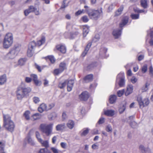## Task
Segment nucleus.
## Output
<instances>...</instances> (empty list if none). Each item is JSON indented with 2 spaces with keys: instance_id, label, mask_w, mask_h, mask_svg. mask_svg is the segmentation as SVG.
Masks as SVG:
<instances>
[{
  "instance_id": "f257e3e1",
  "label": "nucleus",
  "mask_w": 153,
  "mask_h": 153,
  "mask_svg": "<svg viewBox=\"0 0 153 153\" xmlns=\"http://www.w3.org/2000/svg\"><path fill=\"white\" fill-rule=\"evenodd\" d=\"M31 91L30 88L26 87L25 84L22 83L18 87L16 91V95L18 99H22L26 95L30 92Z\"/></svg>"
},
{
  "instance_id": "f03ea898",
  "label": "nucleus",
  "mask_w": 153,
  "mask_h": 153,
  "mask_svg": "<svg viewBox=\"0 0 153 153\" xmlns=\"http://www.w3.org/2000/svg\"><path fill=\"white\" fill-rule=\"evenodd\" d=\"M84 8L89 17L91 19L96 20L99 18L102 13V8L98 10L90 9L87 6H85Z\"/></svg>"
},
{
  "instance_id": "7ed1b4c3",
  "label": "nucleus",
  "mask_w": 153,
  "mask_h": 153,
  "mask_svg": "<svg viewBox=\"0 0 153 153\" xmlns=\"http://www.w3.org/2000/svg\"><path fill=\"white\" fill-rule=\"evenodd\" d=\"M3 126L6 129L10 132L13 131L15 126L9 115L3 114Z\"/></svg>"
},
{
  "instance_id": "20e7f679",
  "label": "nucleus",
  "mask_w": 153,
  "mask_h": 153,
  "mask_svg": "<svg viewBox=\"0 0 153 153\" xmlns=\"http://www.w3.org/2000/svg\"><path fill=\"white\" fill-rule=\"evenodd\" d=\"M13 43V37L12 33H7L4 38L3 42V47L4 48L8 49L12 45Z\"/></svg>"
},
{
  "instance_id": "39448f33",
  "label": "nucleus",
  "mask_w": 153,
  "mask_h": 153,
  "mask_svg": "<svg viewBox=\"0 0 153 153\" xmlns=\"http://www.w3.org/2000/svg\"><path fill=\"white\" fill-rule=\"evenodd\" d=\"M21 46L18 45H15L10 50L9 52L7 54L6 57L9 59H13L17 55L20 51Z\"/></svg>"
},
{
  "instance_id": "423d86ee",
  "label": "nucleus",
  "mask_w": 153,
  "mask_h": 153,
  "mask_svg": "<svg viewBox=\"0 0 153 153\" xmlns=\"http://www.w3.org/2000/svg\"><path fill=\"white\" fill-rule=\"evenodd\" d=\"M52 124H42L40 126V128L41 131L45 133L47 136L50 135L52 132L53 130Z\"/></svg>"
},
{
  "instance_id": "0eeeda50",
  "label": "nucleus",
  "mask_w": 153,
  "mask_h": 153,
  "mask_svg": "<svg viewBox=\"0 0 153 153\" xmlns=\"http://www.w3.org/2000/svg\"><path fill=\"white\" fill-rule=\"evenodd\" d=\"M117 83L120 87H123L125 85V76L123 72H120L117 76L115 87V88L116 89L118 88L116 85Z\"/></svg>"
},
{
  "instance_id": "6e6552de",
  "label": "nucleus",
  "mask_w": 153,
  "mask_h": 153,
  "mask_svg": "<svg viewBox=\"0 0 153 153\" xmlns=\"http://www.w3.org/2000/svg\"><path fill=\"white\" fill-rule=\"evenodd\" d=\"M137 100L141 108H142L144 107L147 106L149 102L148 98H145L143 100L141 96H139L137 97Z\"/></svg>"
},
{
  "instance_id": "1a4fd4ad",
  "label": "nucleus",
  "mask_w": 153,
  "mask_h": 153,
  "mask_svg": "<svg viewBox=\"0 0 153 153\" xmlns=\"http://www.w3.org/2000/svg\"><path fill=\"white\" fill-rule=\"evenodd\" d=\"M36 46V43L34 41L30 42L27 51V54L28 56L30 57L33 55Z\"/></svg>"
},
{
  "instance_id": "9d476101",
  "label": "nucleus",
  "mask_w": 153,
  "mask_h": 153,
  "mask_svg": "<svg viewBox=\"0 0 153 153\" xmlns=\"http://www.w3.org/2000/svg\"><path fill=\"white\" fill-rule=\"evenodd\" d=\"M122 28H118L115 29L114 30L112 34L115 39L119 38L121 34Z\"/></svg>"
},
{
  "instance_id": "9b49d317",
  "label": "nucleus",
  "mask_w": 153,
  "mask_h": 153,
  "mask_svg": "<svg viewBox=\"0 0 153 153\" xmlns=\"http://www.w3.org/2000/svg\"><path fill=\"white\" fill-rule=\"evenodd\" d=\"M133 86L131 84H129L126 86V90L125 92V95L127 96L131 94L133 92Z\"/></svg>"
},
{
  "instance_id": "f8f14e48",
  "label": "nucleus",
  "mask_w": 153,
  "mask_h": 153,
  "mask_svg": "<svg viewBox=\"0 0 153 153\" xmlns=\"http://www.w3.org/2000/svg\"><path fill=\"white\" fill-rule=\"evenodd\" d=\"M89 97V94L87 91H84L79 95V98L80 100L85 101L87 100Z\"/></svg>"
},
{
  "instance_id": "ddd939ff",
  "label": "nucleus",
  "mask_w": 153,
  "mask_h": 153,
  "mask_svg": "<svg viewBox=\"0 0 153 153\" xmlns=\"http://www.w3.org/2000/svg\"><path fill=\"white\" fill-rule=\"evenodd\" d=\"M128 17L127 16L123 17L121 21V22L120 24V27L122 28L125 25L128 23Z\"/></svg>"
},
{
  "instance_id": "4468645a",
  "label": "nucleus",
  "mask_w": 153,
  "mask_h": 153,
  "mask_svg": "<svg viewBox=\"0 0 153 153\" xmlns=\"http://www.w3.org/2000/svg\"><path fill=\"white\" fill-rule=\"evenodd\" d=\"M74 83V80L73 79L69 80L68 81V91H71Z\"/></svg>"
},
{
  "instance_id": "2eb2a0df",
  "label": "nucleus",
  "mask_w": 153,
  "mask_h": 153,
  "mask_svg": "<svg viewBox=\"0 0 153 153\" xmlns=\"http://www.w3.org/2000/svg\"><path fill=\"white\" fill-rule=\"evenodd\" d=\"M38 111L40 113H42L45 111H48L47 105L45 103L41 104L38 108Z\"/></svg>"
},
{
  "instance_id": "dca6fc26",
  "label": "nucleus",
  "mask_w": 153,
  "mask_h": 153,
  "mask_svg": "<svg viewBox=\"0 0 153 153\" xmlns=\"http://www.w3.org/2000/svg\"><path fill=\"white\" fill-rule=\"evenodd\" d=\"M28 9L31 12H34L35 14L36 15H39L40 14L39 10H37V8L33 6H30Z\"/></svg>"
},
{
  "instance_id": "f3484780",
  "label": "nucleus",
  "mask_w": 153,
  "mask_h": 153,
  "mask_svg": "<svg viewBox=\"0 0 153 153\" xmlns=\"http://www.w3.org/2000/svg\"><path fill=\"white\" fill-rule=\"evenodd\" d=\"M56 49L62 53H65L66 52V47L63 45H58L56 46Z\"/></svg>"
},
{
  "instance_id": "a211bd4d",
  "label": "nucleus",
  "mask_w": 153,
  "mask_h": 153,
  "mask_svg": "<svg viewBox=\"0 0 153 153\" xmlns=\"http://www.w3.org/2000/svg\"><path fill=\"white\" fill-rule=\"evenodd\" d=\"M104 114L108 116L112 117L114 114V111L112 110H104Z\"/></svg>"
},
{
  "instance_id": "6ab92c4d",
  "label": "nucleus",
  "mask_w": 153,
  "mask_h": 153,
  "mask_svg": "<svg viewBox=\"0 0 153 153\" xmlns=\"http://www.w3.org/2000/svg\"><path fill=\"white\" fill-rule=\"evenodd\" d=\"M89 129L88 128H85L81 130L79 133L82 136H86L88 133Z\"/></svg>"
},
{
  "instance_id": "aec40b11",
  "label": "nucleus",
  "mask_w": 153,
  "mask_h": 153,
  "mask_svg": "<svg viewBox=\"0 0 153 153\" xmlns=\"http://www.w3.org/2000/svg\"><path fill=\"white\" fill-rule=\"evenodd\" d=\"M93 79V75L91 74L87 75L84 79V82L86 83H87L92 81Z\"/></svg>"
},
{
  "instance_id": "412c9836",
  "label": "nucleus",
  "mask_w": 153,
  "mask_h": 153,
  "mask_svg": "<svg viewBox=\"0 0 153 153\" xmlns=\"http://www.w3.org/2000/svg\"><path fill=\"white\" fill-rule=\"evenodd\" d=\"M92 43L91 42H89L87 45L86 47L85 48V50L83 52L82 54V55L83 56H85L87 53L88 51L89 50L90 48L91 45Z\"/></svg>"
},
{
  "instance_id": "4be33fe9",
  "label": "nucleus",
  "mask_w": 153,
  "mask_h": 153,
  "mask_svg": "<svg viewBox=\"0 0 153 153\" xmlns=\"http://www.w3.org/2000/svg\"><path fill=\"white\" fill-rule=\"evenodd\" d=\"M57 117V114L55 112H53L49 115L48 118L50 120H53L56 119Z\"/></svg>"
},
{
  "instance_id": "5701e85b",
  "label": "nucleus",
  "mask_w": 153,
  "mask_h": 153,
  "mask_svg": "<svg viewBox=\"0 0 153 153\" xmlns=\"http://www.w3.org/2000/svg\"><path fill=\"white\" fill-rule=\"evenodd\" d=\"M7 81L6 75L4 74L0 77V85L4 84Z\"/></svg>"
},
{
  "instance_id": "b1692460",
  "label": "nucleus",
  "mask_w": 153,
  "mask_h": 153,
  "mask_svg": "<svg viewBox=\"0 0 153 153\" xmlns=\"http://www.w3.org/2000/svg\"><path fill=\"white\" fill-rule=\"evenodd\" d=\"M89 31V28L87 26L83 27V34L84 37H85Z\"/></svg>"
},
{
  "instance_id": "393cba45",
  "label": "nucleus",
  "mask_w": 153,
  "mask_h": 153,
  "mask_svg": "<svg viewBox=\"0 0 153 153\" xmlns=\"http://www.w3.org/2000/svg\"><path fill=\"white\" fill-rule=\"evenodd\" d=\"M139 149L142 152L146 153L150 151V149L148 148H145L143 146L141 145L139 146Z\"/></svg>"
},
{
  "instance_id": "a878e982",
  "label": "nucleus",
  "mask_w": 153,
  "mask_h": 153,
  "mask_svg": "<svg viewBox=\"0 0 153 153\" xmlns=\"http://www.w3.org/2000/svg\"><path fill=\"white\" fill-rule=\"evenodd\" d=\"M107 51V49L105 48H102L100 49V55L103 57H105V55Z\"/></svg>"
},
{
  "instance_id": "bb28decb",
  "label": "nucleus",
  "mask_w": 153,
  "mask_h": 153,
  "mask_svg": "<svg viewBox=\"0 0 153 153\" xmlns=\"http://www.w3.org/2000/svg\"><path fill=\"white\" fill-rule=\"evenodd\" d=\"M46 60L47 61L49 60L52 64L54 63L56 61V59L53 56H49L45 57Z\"/></svg>"
},
{
  "instance_id": "cd10ccee",
  "label": "nucleus",
  "mask_w": 153,
  "mask_h": 153,
  "mask_svg": "<svg viewBox=\"0 0 153 153\" xmlns=\"http://www.w3.org/2000/svg\"><path fill=\"white\" fill-rule=\"evenodd\" d=\"M117 99V96L116 95H113L110 96L109 100L111 104L114 103Z\"/></svg>"
},
{
  "instance_id": "c85d7f7f",
  "label": "nucleus",
  "mask_w": 153,
  "mask_h": 153,
  "mask_svg": "<svg viewBox=\"0 0 153 153\" xmlns=\"http://www.w3.org/2000/svg\"><path fill=\"white\" fill-rule=\"evenodd\" d=\"M74 122L71 120H69L68 122V127L70 129H72L74 127Z\"/></svg>"
},
{
  "instance_id": "c756f323",
  "label": "nucleus",
  "mask_w": 153,
  "mask_h": 153,
  "mask_svg": "<svg viewBox=\"0 0 153 153\" xmlns=\"http://www.w3.org/2000/svg\"><path fill=\"white\" fill-rule=\"evenodd\" d=\"M141 6L144 8H146L148 7V1L147 0H140Z\"/></svg>"
},
{
  "instance_id": "7c9ffc66",
  "label": "nucleus",
  "mask_w": 153,
  "mask_h": 153,
  "mask_svg": "<svg viewBox=\"0 0 153 153\" xmlns=\"http://www.w3.org/2000/svg\"><path fill=\"white\" fill-rule=\"evenodd\" d=\"M27 139L28 143L32 145H34L35 143L34 142L30 137V132L28 133V136L27 137Z\"/></svg>"
},
{
  "instance_id": "2f4dec72",
  "label": "nucleus",
  "mask_w": 153,
  "mask_h": 153,
  "mask_svg": "<svg viewBox=\"0 0 153 153\" xmlns=\"http://www.w3.org/2000/svg\"><path fill=\"white\" fill-rule=\"evenodd\" d=\"M5 146V142L0 141V153H5L4 152V148Z\"/></svg>"
},
{
  "instance_id": "473e14b6",
  "label": "nucleus",
  "mask_w": 153,
  "mask_h": 153,
  "mask_svg": "<svg viewBox=\"0 0 153 153\" xmlns=\"http://www.w3.org/2000/svg\"><path fill=\"white\" fill-rule=\"evenodd\" d=\"M63 72L62 70L59 68L55 69L53 71V74L55 75H58L59 74Z\"/></svg>"
},
{
  "instance_id": "72a5a7b5",
  "label": "nucleus",
  "mask_w": 153,
  "mask_h": 153,
  "mask_svg": "<svg viewBox=\"0 0 153 153\" xmlns=\"http://www.w3.org/2000/svg\"><path fill=\"white\" fill-rule=\"evenodd\" d=\"M123 6H121L118 9V10L116 12L115 16H118L120 15L123 10Z\"/></svg>"
},
{
  "instance_id": "f704fd0d",
  "label": "nucleus",
  "mask_w": 153,
  "mask_h": 153,
  "mask_svg": "<svg viewBox=\"0 0 153 153\" xmlns=\"http://www.w3.org/2000/svg\"><path fill=\"white\" fill-rule=\"evenodd\" d=\"M59 68L63 71L66 68V63L64 62H62L59 64Z\"/></svg>"
},
{
  "instance_id": "c9c22d12",
  "label": "nucleus",
  "mask_w": 153,
  "mask_h": 153,
  "mask_svg": "<svg viewBox=\"0 0 153 153\" xmlns=\"http://www.w3.org/2000/svg\"><path fill=\"white\" fill-rule=\"evenodd\" d=\"M130 16L132 19H137L139 18V14L138 13L137 14L132 13L131 14Z\"/></svg>"
},
{
  "instance_id": "e433bc0d",
  "label": "nucleus",
  "mask_w": 153,
  "mask_h": 153,
  "mask_svg": "<svg viewBox=\"0 0 153 153\" xmlns=\"http://www.w3.org/2000/svg\"><path fill=\"white\" fill-rule=\"evenodd\" d=\"M26 61V59L25 58H21L19 60V65L22 66L25 64Z\"/></svg>"
},
{
  "instance_id": "4c0bfd02",
  "label": "nucleus",
  "mask_w": 153,
  "mask_h": 153,
  "mask_svg": "<svg viewBox=\"0 0 153 153\" xmlns=\"http://www.w3.org/2000/svg\"><path fill=\"white\" fill-rule=\"evenodd\" d=\"M41 115L39 113H36L32 116V118L34 120H37L41 118Z\"/></svg>"
},
{
  "instance_id": "58836bf2",
  "label": "nucleus",
  "mask_w": 153,
  "mask_h": 153,
  "mask_svg": "<svg viewBox=\"0 0 153 153\" xmlns=\"http://www.w3.org/2000/svg\"><path fill=\"white\" fill-rule=\"evenodd\" d=\"M65 127L64 124H59L56 126V129L57 131H60L64 129Z\"/></svg>"
},
{
  "instance_id": "ea45409f",
  "label": "nucleus",
  "mask_w": 153,
  "mask_h": 153,
  "mask_svg": "<svg viewBox=\"0 0 153 153\" xmlns=\"http://www.w3.org/2000/svg\"><path fill=\"white\" fill-rule=\"evenodd\" d=\"M149 85V84L148 82H146L144 86H143L142 88V92H145L148 89V86Z\"/></svg>"
},
{
  "instance_id": "a19ab883",
  "label": "nucleus",
  "mask_w": 153,
  "mask_h": 153,
  "mask_svg": "<svg viewBox=\"0 0 153 153\" xmlns=\"http://www.w3.org/2000/svg\"><path fill=\"white\" fill-rule=\"evenodd\" d=\"M45 38L44 37H42L41 39L39 40L37 42V45L40 46L42 45L45 42Z\"/></svg>"
},
{
  "instance_id": "79ce46f5",
  "label": "nucleus",
  "mask_w": 153,
  "mask_h": 153,
  "mask_svg": "<svg viewBox=\"0 0 153 153\" xmlns=\"http://www.w3.org/2000/svg\"><path fill=\"white\" fill-rule=\"evenodd\" d=\"M40 143L41 144L42 146L45 147V148H47L49 146L48 141V140L43 141L42 140V142Z\"/></svg>"
},
{
  "instance_id": "37998d69",
  "label": "nucleus",
  "mask_w": 153,
  "mask_h": 153,
  "mask_svg": "<svg viewBox=\"0 0 153 153\" xmlns=\"http://www.w3.org/2000/svg\"><path fill=\"white\" fill-rule=\"evenodd\" d=\"M38 153H51V152L48 150L47 148H43L41 149Z\"/></svg>"
},
{
  "instance_id": "c03bdc74",
  "label": "nucleus",
  "mask_w": 153,
  "mask_h": 153,
  "mask_svg": "<svg viewBox=\"0 0 153 153\" xmlns=\"http://www.w3.org/2000/svg\"><path fill=\"white\" fill-rule=\"evenodd\" d=\"M79 33L77 32H76L74 33H70V36L69 37V38L70 39H72L74 38Z\"/></svg>"
},
{
  "instance_id": "a18cd8bd",
  "label": "nucleus",
  "mask_w": 153,
  "mask_h": 153,
  "mask_svg": "<svg viewBox=\"0 0 153 153\" xmlns=\"http://www.w3.org/2000/svg\"><path fill=\"white\" fill-rule=\"evenodd\" d=\"M134 11L135 12L139 14V13H146L147 11L144 10H140L138 8L134 9Z\"/></svg>"
},
{
  "instance_id": "49530a36",
  "label": "nucleus",
  "mask_w": 153,
  "mask_h": 153,
  "mask_svg": "<svg viewBox=\"0 0 153 153\" xmlns=\"http://www.w3.org/2000/svg\"><path fill=\"white\" fill-rule=\"evenodd\" d=\"M36 135L38 141L39 142H41L42 141V139L41 138L40 135L39 133L37 131L36 132Z\"/></svg>"
},
{
  "instance_id": "de8ad7c7",
  "label": "nucleus",
  "mask_w": 153,
  "mask_h": 153,
  "mask_svg": "<svg viewBox=\"0 0 153 153\" xmlns=\"http://www.w3.org/2000/svg\"><path fill=\"white\" fill-rule=\"evenodd\" d=\"M51 150L53 153H62V152L54 147H51Z\"/></svg>"
},
{
  "instance_id": "09e8293b",
  "label": "nucleus",
  "mask_w": 153,
  "mask_h": 153,
  "mask_svg": "<svg viewBox=\"0 0 153 153\" xmlns=\"http://www.w3.org/2000/svg\"><path fill=\"white\" fill-rule=\"evenodd\" d=\"M125 92L124 89H123L122 90L118 91L117 92V94L119 97H121L123 94H124Z\"/></svg>"
},
{
  "instance_id": "8fccbe9b",
  "label": "nucleus",
  "mask_w": 153,
  "mask_h": 153,
  "mask_svg": "<svg viewBox=\"0 0 153 153\" xmlns=\"http://www.w3.org/2000/svg\"><path fill=\"white\" fill-rule=\"evenodd\" d=\"M96 64L97 63L96 62H94L92 63L87 67V69L88 70H91L94 66H97V65H96Z\"/></svg>"
},
{
  "instance_id": "3c124183",
  "label": "nucleus",
  "mask_w": 153,
  "mask_h": 153,
  "mask_svg": "<svg viewBox=\"0 0 153 153\" xmlns=\"http://www.w3.org/2000/svg\"><path fill=\"white\" fill-rule=\"evenodd\" d=\"M105 130L108 132H111L112 131V128L111 125L110 124L107 125L106 126Z\"/></svg>"
},
{
  "instance_id": "603ef678",
  "label": "nucleus",
  "mask_w": 153,
  "mask_h": 153,
  "mask_svg": "<svg viewBox=\"0 0 153 153\" xmlns=\"http://www.w3.org/2000/svg\"><path fill=\"white\" fill-rule=\"evenodd\" d=\"M30 112L29 111H27L24 114V115L25 118L27 120H29L30 119Z\"/></svg>"
},
{
  "instance_id": "864d4df0",
  "label": "nucleus",
  "mask_w": 153,
  "mask_h": 153,
  "mask_svg": "<svg viewBox=\"0 0 153 153\" xmlns=\"http://www.w3.org/2000/svg\"><path fill=\"white\" fill-rule=\"evenodd\" d=\"M85 12H86L85 11V10L83 9H82V10H79L76 12L75 14L76 16H78L81 14L82 13H84Z\"/></svg>"
},
{
  "instance_id": "5fc2aeb1",
  "label": "nucleus",
  "mask_w": 153,
  "mask_h": 153,
  "mask_svg": "<svg viewBox=\"0 0 153 153\" xmlns=\"http://www.w3.org/2000/svg\"><path fill=\"white\" fill-rule=\"evenodd\" d=\"M126 107L125 105H123L121 107H120L119 109V112L120 114H122L125 110Z\"/></svg>"
},
{
  "instance_id": "6e6d98bb",
  "label": "nucleus",
  "mask_w": 153,
  "mask_h": 153,
  "mask_svg": "<svg viewBox=\"0 0 153 153\" xmlns=\"http://www.w3.org/2000/svg\"><path fill=\"white\" fill-rule=\"evenodd\" d=\"M81 19L84 22H87L89 20V19L88 17L86 16H85L82 17Z\"/></svg>"
},
{
  "instance_id": "4d7b16f0",
  "label": "nucleus",
  "mask_w": 153,
  "mask_h": 153,
  "mask_svg": "<svg viewBox=\"0 0 153 153\" xmlns=\"http://www.w3.org/2000/svg\"><path fill=\"white\" fill-rule=\"evenodd\" d=\"M147 69V65H143L142 68V71L143 73H146Z\"/></svg>"
},
{
  "instance_id": "13d9d810",
  "label": "nucleus",
  "mask_w": 153,
  "mask_h": 153,
  "mask_svg": "<svg viewBox=\"0 0 153 153\" xmlns=\"http://www.w3.org/2000/svg\"><path fill=\"white\" fill-rule=\"evenodd\" d=\"M33 100L34 102L36 104L38 103L40 101L39 98L37 97H33Z\"/></svg>"
},
{
  "instance_id": "bf43d9fd",
  "label": "nucleus",
  "mask_w": 153,
  "mask_h": 153,
  "mask_svg": "<svg viewBox=\"0 0 153 153\" xmlns=\"http://www.w3.org/2000/svg\"><path fill=\"white\" fill-rule=\"evenodd\" d=\"M67 118L66 111H64L63 112L62 115V119L63 120H65Z\"/></svg>"
},
{
  "instance_id": "052dcab7",
  "label": "nucleus",
  "mask_w": 153,
  "mask_h": 153,
  "mask_svg": "<svg viewBox=\"0 0 153 153\" xmlns=\"http://www.w3.org/2000/svg\"><path fill=\"white\" fill-rule=\"evenodd\" d=\"M98 147L99 144L97 143L93 144L92 146V148L93 149H97Z\"/></svg>"
},
{
  "instance_id": "680f3d73",
  "label": "nucleus",
  "mask_w": 153,
  "mask_h": 153,
  "mask_svg": "<svg viewBox=\"0 0 153 153\" xmlns=\"http://www.w3.org/2000/svg\"><path fill=\"white\" fill-rule=\"evenodd\" d=\"M137 79L135 76H133L131 79V82L134 84L137 81Z\"/></svg>"
},
{
  "instance_id": "e2e57ef3",
  "label": "nucleus",
  "mask_w": 153,
  "mask_h": 153,
  "mask_svg": "<svg viewBox=\"0 0 153 153\" xmlns=\"http://www.w3.org/2000/svg\"><path fill=\"white\" fill-rule=\"evenodd\" d=\"M66 83L65 82L62 83H59L58 85V86L61 88H63L66 85Z\"/></svg>"
},
{
  "instance_id": "0e129e2a",
  "label": "nucleus",
  "mask_w": 153,
  "mask_h": 153,
  "mask_svg": "<svg viewBox=\"0 0 153 153\" xmlns=\"http://www.w3.org/2000/svg\"><path fill=\"white\" fill-rule=\"evenodd\" d=\"M115 4H111L108 7V10L109 11H111L115 7Z\"/></svg>"
},
{
  "instance_id": "69168bd1",
  "label": "nucleus",
  "mask_w": 153,
  "mask_h": 153,
  "mask_svg": "<svg viewBox=\"0 0 153 153\" xmlns=\"http://www.w3.org/2000/svg\"><path fill=\"white\" fill-rule=\"evenodd\" d=\"M66 0H64L63 2V4L62 6L60 8L61 10L64 11V9L66 7V6L65 5V3L66 2Z\"/></svg>"
},
{
  "instance_id": "338daca9",
  "label": "nucleus",
  "mask_w": 153,
  "mask_h": 153,
  "mask_svg": "<svg viewBox=\"0 0 153 153\" xmlns=\"http://www.w3.org/2000/svg\"><path fill=\"white\" fill-rule=\"evenodd\" d=\"M97 86V84L96 83L91 84L90 86V88L91 90H94L95 88Z\"/></svg>"
},
{
  "instance_id": "774afa93",
  "label": "nucleus",
  "mask_w": 153,
  "mask_h": 153,
  "mask_svg": "<svg viewBox=\"0 0 153 153\" xmlns=\"http://www.w3.org/2000/svg\"><path fill=\"white\" fill-rule=\"evenodd\" d=\"M149 74L151 76L153 75V68L152 66H150L149 68Z\"/></svg>"
}]
</instances>
